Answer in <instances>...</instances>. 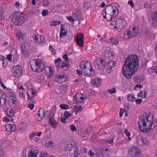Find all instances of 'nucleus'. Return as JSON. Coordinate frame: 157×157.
Instances as JSON below:
<instances>
[{
	"label": "nucleus",
	"mask_w": 157,
	"mask_h": 157,
	"mask_svg": "<svg viewBox=\"0 0 157 157\" xmlns=\"http://www.w3.org/2000/svg\"><path fill=\"white\" fill-rule=\"evenodd\" d=\"M41 37H42L43 38L42 36H40V38H39V36H37L36 35H35L33 36V38L35 40V41L37 43L42 44V43L44 42V41H43L41 40Z\"/></svg>",
	"instance_id": "29"
},
{
	"label": "nucleus",
	"mask_w": 157,
	"mask_h": 157,
	"mask_svg": "<svg viewBox=\"0 0 157 157\" xmlns=\"http://www.w3.org/2000/svg\"><path fill=\"white\" fill-rule=\"evenodd\" d=\"M8 142L7 141L4 142L2 144V146L5 148H8L9 146V144L8 145Z\"/></svg>",
	"instance_id": "52"
},
{
	"label": "nucleus",
	"mask_w": 157,
	"mask_h": 157,
	"mask_svg": "<svg viewBox=\"0 0 157 157\" xmlns=\"http://www.w3.org/2000/svg\"><path fill=\"white\" fill-rule=\"evenodd\" d=\"M116 64V62L114 61L110 60L107 63V68L106 69L107 72L110 73L111 72L112 69L114 67Z\"/></svg>",
	"instance_id": "18"
},
{
	"label": "nucleus",
	"mask_w": 157,
	"mask_h": 157,
	"mask_svg": "<svg viewBox=\"0 0 157 157\" xmlns=\"http://www.w3.org/2000/svg\"><path fill=\"white\" fill-rule=\"evenodd\" d=\"M84 35L81 33H78L76 36L75 40L77 44L80 46H83Z\"/></svg>",
	"instance_id": "13"
},
{
	"label": "nucleus",
	"mask_w": 157,
	"mask_h": 157,
	"mask_svg": "<svg viewBox=\"0 0 157 157\" xmlns=\"http://www.w3.org/2000/svg\"><path fill=\"white\" fill-rule=\"evenodd\" d=\"M48 155L46 152L42 151L41 152L40 156L39 157H48Z\"/></svg>",
	"instance_id": "49"
},
{
	"label": "nucleus",
	"mask_w": 157,
	"mask_h": 157,
	"mask_svg": "<svg viewBox=\"0 0 157 157\" xmlns=\"http://www.w3.org/2000/svg\"><path fill=\"white\" fill-rule=\"evenodd\" d=\"M101 79L100 78H96L94 79H92L91 81V83L93 87H98L101 84Z\"/></svg>",
	"instance_id": "19"
},
{
	"label": "nucleus",
	"mask_w": 157,
	"mask_h": 157,
	"mask_svg": "<svg viewBox=\"0 0 157 157\" xmlns=\"http://www.w3.org/2000/svg\"><path fill=\"white\" fill-rule=\"evenodd\" d=\"M152 21L154 22L157 23V12H154L151 15Z\"/></svg>",
	"instance_id": "33"
},
{
	"label": "nucleus",
	"mask_w": 157,
	"mask_h": 157,
	"mask_svg": "<svg viewBox=\"0 0 157 157\" xmlns=\"http://www.w3.org/2000/svg\"><path fill=\"white\" fill-rule=\"evenodd\" d=\"M71 115V114L69 112L67 111L64 112V116L66 119H67Z\"/></svg>",
	"instance_id": "41"
},
{
	"label": "nucleus",
	"mask_w": 157,
	"mask_h": 157,
	"mask_svg": "<svg viewBox=\"0 0 157 157\" xmlns=\"http://www.w3.org/2000/svg\"><path fill=\"white\" fill-rule=\"evenodd\" d=\"M36 136V135L35 134V132H33L29 135V138L30 139H32L35 136Z\"/></svg>",
	"instance_id": "59"
},
{
	"label": "nucleus",
	"mask_w": 157,
	"mask_h": 157,
	"mask_svg": "<svg viewBox=\"0 0 157 157\" xmlns=\"http://www.w3.org/2000/svg\"><path fill=\"white\" fill-rule=\"evenodd\" d=\"M13 73L15 77H18L21 75L22 72V67L19 65L14 66L13 67Z\"/></svg>",
	"instance_id": "11"
},
{
	"label": "nucleus",
	"mask_w": 157,
	"mask_h": 157,
	"mask_svg": "<svg viewBox=\"0 0 157 157\" xmlns=\"http://www.w3.org/2000/svg\"><path fill=\"white\" fill-rule=\"evenodd\" d=\"M148 60L146 59H145L144 61L141 63V66L143 69H145L147 66V64L148 62Z\"/></svg>",
	"instance_id": "38"
},
{
	"label": "nucleus",
	"mask_w": 157,
	"mask_h": 157,
	"mask_svg": "<svg viewBox=\"0 0 157 157\" xmlns=\"http://www.w3.org/2000/svg\"><path fill=\"white\" fill-rule=\"evenodd\" d=\"M139 65V60L137 56H128L124 62L122 68L123 74L127 78H131L137 70Z\"/></svg>",
	"instance_id": "2"
},
{
	"label": "nucleus",
	"mask_w": 157,
	"mask_h": 157,
	"mask_svg": "<svg viewBox=\"0 0 157 157\" xmlns=\"http://www.w3.org/2000/svg\"><path fill=\"white\" fill-rule=\"evenodd\" d=\"M127 99L131 101H134L135 99V98L134 95L132 94H129L127 96Z\"/></svg>",
	"instance_id": "34"
},
{
	"label": "nucleus",
	"mask_w": 157,
	"mask_h": 157,
	"mask_svg": "<svg viewBox=\"0 0 157 157\" xmlns=\"http://www.w3.org/2000/svg\"><path fill=\"white\" fill-rule=\"evenodd\" d=\"M44 116V111L42 108H40L38 110V113L36 115V119L38 121H41Z\"/></svg>",
	"instance_id": "15"
},
{
	"label": "nucleus",
	"mask_w": 157,
	"mask_h": 157,
	"mask_svg": "<svg viewBox=\"0 0 157 157\" xmlns=\"http://www.w3.org/2000/svg\"><path fill=\"white\" fill-rule=\"evenodd\" d=\"M136 142L140 146H145L149 143V140L146 137L139 135L136 138Z\"/></svg>",
	"instance_id": "10"
},
{
	"label": "nucleus",
	"mask_w": 157,
	"mask_h": 157,
	"mask_svg": "<svg viewBox=\"0 0 157 157\" xmlns=\"http://www.w3.org/2000/svg\"><path fill=\"white\" fill-rule=\"evenodd\" d=\"M37 80L39 82H43L44 80V76L42 75L39 76L38 77Z\"/></svg>",
	"instance_id": "39"
},
{
	"label": "nucleus",
	"mask_w": 157,
	"mask_h": 157,
	"mask_svg": "<svg viewBox=\"0 0 157 157\" xmlns=\"http://www.w3.org/2000/svg\"><path fill=\"white\" fill-rule=\"evenodd\" d=\"M142 102L141 99H137L135 100V102L137 104H139Z\"/></svg>",
	"instance_id": "60"
},
{
	"label": "nucleus",
	"mask_w": 157,
	"mask_h": 157,
	"mask_svg": "<svg viewBox=\"0 0 157 157\" xmlns=\"http://www.w3.org/2000/svg\"><path fill=\"white\" fill-rule=\"evenodd\" d=\"M21 47L22 52L23 54L26 56H29V52L25 44H22Z\"/></svg>",
	"instance_id": "23"
},
{
	"label": "nucleus",
	"mask_w": 157,
	"mask_h": 157,
	"mask_svg": "<svg viewBox=\"0 0 157 157\" xmlns=\"http://www.w3.org/2000/svg\"><path fill=\"white\" fill-rule=\"evenodd\" d=\"M74 145H75V147L76 149L75 151H74V157H78V155L79 154V153H78V150L77 148V146L75 145H77V144L75 143V142H74ZM78 147V146H77Z\"/></svg>",
	"instance_id": "35"
},
{
	"label": "nucleus",
	"mask_w": 157,
	"mask_h": 157,
	"mask_svg": "<svg viewBox=\"0 0 157 157\" xmlns=\"http://www.w3.org/2000/svg\"><path fill=\"white\" fill-rule=\"evenodd\" d=\"M139 128L142 132H147L152 128L154 120L152 116L145 113L138 120Z\"/></svg>",
	"instance_id": "4"
},
{
	"label": "nucleus",
	"mask_w": 157,
	"mask_h": 157,
	"mask_svg": "<svg viewBox=\"0 0 157 157\" xmlns=\"http://www.w3.org/2000/svg\"><path fill=\"white\" fill-rule=\"evenodd\" d=\"M37 151L29 146L26 148L25 152H23V156L24 157H37Z\"/></svg>",
	"instance_id": "8"
},
{
	"label": "nucleus",
	"mask_w": 157,
	"mask_h": 157,
	"mask_svg": "<svg viewBox=\"0 0 157 157\" xmlns=\"http://www.w3.org/2000/svg\"><path fill=\"white\" fill-rule=\"evenodd\" d=\"M10 102L12 103L14 106H16L17 105L18 101L16 97L13 95L10 97Z\"/></svg>",
	"instance_id": "24"
},
{
	"label": "nucleus",
	"mask_w": 157,
	"mask_h": 157,
	"mask_svg": "<svg viewBox=\"0 0 157 157\" xmlns=\"http://www.w3.org/2000/svg\"><path fill=\"white\" fill-rule=\"evenodd\" d=\"M48 11L46 10H43L42 12V14L43 16H45L48 14Z\"/></svg>",
	"instance_id": "53"
},
{
	"label": "nucleus",
	"mask_w": 157,
	"mask_h": 157,
	"mask_svg": "<svg viewBox=\"0 0 157 157\" xmlns=\"http://www.w3.org/2000/svg\"><path fill=\"white\" fill-rule=\"evenodd\" d=\"M119 5L117 3L108 5L103 10L102 14L104 19L110 21V25L114 26L115 29L119 27L120 29H123L125 28L127 22L123 18L116 17L119 13Z\"/></svg>",
	"instance_id": "1"
},
{
	"label": "nucleus",
	"mask_w": 157,
	"mask_h": 157,
	"mask_svg": "<svg viewBox=\"0 0 157 157\" xmlns=\"http://www.w3.org/2000/svg\"><path fill=\"white\" fill-rule=\"evenodd\" d=\"M25 14L19 12L13 13L11 19V21L18 26L21 25L25 22Z\"/></svg>",
	"instance_id": "5"
},
{
	"label": "nucleus",
	"mask_w": 157,
	"mask_h": 157,
	"mask_svg": "<svg viewBox=\"0 0 157 157\" xmlns=\"http://www.w3.org/2000/svg\"><path fill=\"white\" fill-rule=\"evenodd\" d=\"M27 94L28 97V99H30L31 100L33 99L34 96L36 94V92L33 89H29L27 91Z\"/></svg>",
	"instance_id": "17"
},
{
	"label": "nucleus",
	"mask_w": 157,
	"mask_h": 157,
	"mask_svg": "<svg viewBox=\"0 0 157 157\" xmlns=\"http://www.w3.org/2000/svg\"><path fill=\"white\" fill-rule=\"evenodd\" d=\"M61 26L62 27L61 28L60 30V37H62L63 38V36H66V34L67 33V32L65 30L64 28H63V25H61Z\"/></svg>",
	"instance_id": "30"
},
{
	"label": "nucleus",
	"mask_w": 157,
	"mask_h": 157,
	"mask_svg": "<svg viewBox=\"0 0 157 157\" xmlns=\"http://www.w3.org/2000/svg\"><path fill=\"white\" fill-rule=\"evenodd\" d=\"M30 65L32 70L34 72H41L44 69L48 78L53 76L52 69L50 66L44 68L43 61L42 59L39 58L34 59L30 62Z\"/></svg>",
	"instance_id": "3"
},
{
	"label": "nucleus",
	"mask_w": 157,
	"mask_h": 157,
	"mask_svg": "<svg viewBox=\"0 0 157 157\" xmlns=\"http://www.w3.org/2000/svg\"><path fill=\"white\" fill-rule=\"evenodd\" d=\"M90 6V3L89 2H86L83 5V8L85 10H88Z\"/></svg>",
	"instance_id": "43"
},
{
	"label": "nucleus",
	"mask_w": 157,
	"mask_h": 157,
	"mask_svg": "<svg viewBox=\"0 0 157 157\" xmlns=\"http://www.w3.org/2000/svg\"><path fill=\"white\" fill-rule=\"evenodd\" d=\"M71 129L72 131H76L77 130L76 127L74 125H70Z\"/></svg>",
	"instance_id": "54"
},
{
	"label": "nucleus",
	"mask_w": 157,
	"mask_h": 157,
	"mask_svg": "<svg viewBox=\"0 0 157 157\" xmlns=\"http://www.w3.org/2000/svg\"><path fill=\"white\" fill-rule=\"evenodd\" d=\"M67 80V78L65 76L64 73H62L59 75H57L55 79V80L60 83H62L65 82Z\"/></svg>",
	"instance_id": "12"
},
{
	"label": "nucleus",
	"mask_w": 157,
	"mask_h": 157,
	"mask_svg": "<svg viewBox=\"0 0 157 157\" xmlns=\"http://www.w3.org/2000/svg\"><path fill=\"white\" fill-rule=\"evenodd\" d=\"M52 23L53 24L52 25H51L53 26H56L57 25H59L61 23V22L59 21H53Z\"/></svg>",
	"instance_id": "55"
},
{
	"label": "nucleus",
	"mask_w": 157,
	"mask_h": 157,
	"mask_svg": "<svg viewBox=\"0 0 157 157\" xmlns=\"http://www.w3.org/2000/svg\"><path fill=\"white\" fill-rule=\"evenodd\" d=\"M108 56L110 59H113L114 58L115 54L113 52H110L109 53Z\"/></svg>",
	"instance_id": "48"
},
{
	"label": "nucleus",
	"mask_w": 157,
	"mask_h": 157,
	"mask_svg": "<svg viewBox=\"0 0 157 157\" xmlns=\"http://www.w3.org/2000/svg\"><path fill=\"white\" fill-rule=\"evenodd\" d=\"M2 62H3L2 67L3 68H5L6 67L8 63L7 61V59H2Z\"/></svg>",
	"instance_id": "45"
},
{
	"label": "nucleus",
	"mask_w": 157,
	"mask_h": 157,
	"mask_svg": "<svg viewBox=\"0 0 157 157\" xmlns=\"http://www.w3.org/2000/svg\"><path fill=\"white\" fill-rule=\"evenodd\" d=\"M3 13L2 10L0 8V20L3 18Z\"/></svg>",
	"instance_id": "57"
},
{
	"label": "nucleus",
	"mask_w": 157,
	"mask_h": 157,
	"mask_svg": "<svg viewBox=\"0 0 157 157\" xmlns=\"http://www.w3.org/2000/svg\"><path fill=\"white\" fill-rule=\"evenodd\" d=\"M49 2L48 0H44L43 1V4L44 6H47L49 5Z\"/></svg>",
	"instance_id": "51"
},
{
	"label": "nucleus",
	"mask_w": 157,
	"mask_h": 157,
	"mask_svg": "<svg viewBox=\"0 0 157 157\" xmlns=\"http://www.w3.org/2000/svg\"><path fill=\"white\" fill-rule=\"evenodd\" d=\"M80 69L86 75L92 76L94 75L95 71L91 67L90 63L85 60L82 61L80 64Z\"/></svg>",
	"instance_id": "6"
},
{
	"label": "nucleus",
	"mask_w": 157,
	"mask_h": 157,
	"mask_svg": "<svg viewBox=\"0 0 157 157\" xmlns=\"http://www.w3.org/2000/svg\"><path fill=\"white\" fill-rule=\"evenodd\" d=\"M108 92L110 94L115 93L116 92V89L113 88L111 89L108 90Z\"/></svg>",
	"instance_id": "42"
},
{
	"label": "nucleus",
	"mask_w": 157,
	"mask_h": 157,
	"mask_svg": "<svg viewBox=\"0 0 157 157\" xmlns=\"http://www.w3.org/2000/svg\"><path fill=\"white\" fill-rule=\"evenodd\" d=\"M61 61V59L60 58H58L57 59L55 60L54 61V63H59L57 66H56L57 67H60V66L59 65V63Z\"/></svg>",
	"instance_id": "50"
},
{
	"label": "nucleus",
	"mask_w": 157,
	"mask_h": 157,
	"mask_svg": "<svg viewBox=\"0 0 157 157\" xmlns=\"http://www.w3.org/2000/svg\"><path fill=\"white\" fill-rule=\"evenodd\" d=\"M49 123L51 126L54 128H55L57 125V122L53 118H49Z\"/></svg>",
	"instance_id": "26"
},
{
	"label": "nucleus",
	"mask_w": 157,
	"mask_h": 157,
	"mask_svg": "<svg viewBox=\"0 0 157 157\" xmlns=\"http://www.w3.org/2000/svg\"><path fill=\"white\" fill-rule=\"evenodd\" d=\"M6 99L5 94H2L0 96V106L4 105L6 102Z\"/></svg>",
	"instance_id": "25"
},
{
	"label": "nucleus",
	"mask_w": 157,
	"mask_h": 157,
	"mask_svg": "<svg viewBox=\"0 0 157 157\" xmlns=\"http://www.w3.org/2000/svg\"><path fill=\"white\" fill-rule=\"evenodd\" d=\"M82 95L81 94L78 93L76 94L74 98V100H75V103H81L83 100Z\"/></svg>",
	"instance_id": "20"
},
{
	"label": "nucleus",
	"mask_w": 157,
	"mask_h": 157,
	"mask_svg": "<svg viewBox=\"0 0 157 157\" xmlns=\"http://www.w3.org/2000/svg\"><path fill=\"white\" fill-rule=\"evenodd\" d=\"M97 62H98V68L101 70H104L105 62L104 60L101 58H99L97 59Z\"/></svg>",
	"instance_id": "16"
},
{
	"label": "nucleus",
	"mask_w": 157,
	"mask_h": 157,
	"mask_svg": "<svg viewBox=\"0 0 157 157\" xmlns=\"http://www.w3.org/2000/svg\"><path fill=\"white\" fill-rule=\"evenodd\" d=\"M45 146L50 148L53 147V142L52 141H49L48 143L45 144Z\"/></svg>",
	"instance_id": "46"
},
{
	"label": "nucleus",
	"mask_w": 157,
	"mask_h": 157,
	"mask_svg": "<svg viewBox=\"0 0 157 157\" xmlns=\"http://www.w3.org/2000/svg\"><path fill=\"white\" fill-rule=\"evenodd\" d=\"M15 112L11 109L7 108L5 111V113L10 118L13 117L15 113Z\"/></svg>",
	"instance_id": "22"
},
{
	"label": "nucleus",
	"mask_w": 157,
	"mask_h": 157,
	"mask_svg": "<svg viewBox=\"0 0 157 157\" xmlns=\"http://www.w3.org/2000/svg\"><path fill=\"white\" fill-rule=\"evenodd\" d=\"M128 154L131 157H141V154L140 149L136 147H133L128 151Z\"/></svg>",
	"instance_id": "9"
},
{
	"label": "nucleus",
	"mask_w": 157,
	"mask_h": 157,
	"mask_svg": "<svg viewBox=\"0 0 157 157\" xmlns=\"http://www.w3.org/2000/svg\"><path fill=\"white\" fill-rule=\"evenodd\" d=\"M114 137H112L111 139L109 140H107L105 141V144H111L112 145H113L114 143L113 142V140Z\"/></svg>",
	"instance_id": "44"
},
{
	"label": "nucleus",
	"mask_w": 157,
	"mask_h": 157,
	"mask_svg": "<svg viewBox=\"0 0 157 157\" xmlns=\"http://www.w3.org/2000/svg\"><path fill=\"white\" fill-rule=\"evenodd\" d=\"M69 66V64L68 63H66L64 61H63L61 64V67H59L61 69L65 70L67 69Z\"/></svg>",
	"instance_id": "28"
},
{
	"label": "nucleus",
	"mask_w": 157,
	"mask_h": 157,
	"mask_svg": "<svg viewBox=\"0 0 157 157\" xmlns=\"http://www.w3.org/2000/svg\"><path fill=\"white\" fill-rule=\"evenodd\" d=\"M67 19L71 22H72L74 21V19L73 17L71 16L67 17Z\"/></svg>",
	"instance_id": "62"
},
{
	"label": "nucleus",
	"mask_w": 157,
	"mask_h": 157,
	"mask_svg": "<svg viewBox=\"0 0 157 157\" xmlns=\"http://www.w3.org/2000/svg\"><path fill=\"white\" fill-rule=\"evenodd\" d=\"M63 58L64 59L66 62H67L69 60V59L68 57L67 54H65L63 56Z\"/></svg>",
	"instance_id": "56"
},
{
	"label": "nucleus",
	"mask_w": 157,
	"mask_h": 157,
	"mask_svg": "<svg viewBox=\"0 0 157 157\" xmlns=\"http://www.w3.org/2000/svg\"><path fill=\"white\" fill-rule=\"evenodd\" d=\"M109 42L115 45L119 43V41L116 38L111 39Z\"/></svg>",
	"instance_id": "36"
},
{
	"label": "nucleus",
	"mask_w": 157,
	"mask_h": 157,
	"mask_svg": "<svg viewBox=\"0 0 157 157\" xmlns=\"http://www.w3.org/2000/svg\"><path fill=\"white\" fill-rule=\"evenodd\" d=\"M66 118L65 117H62L61 118L60 121L61 122L63 123L66 124Z\"/></svg>",
	"instance_id": "61"
},
{
	"label": "nucleus",
	"mask_w": 157,
	"mask_h": 157,
	"mask_svg": "<svg viewBox=\"0 0 157 157\" xmlns=\"http://www.w3.org/2000/svg\"><path fill=\"white\" fill-rule=\"evenodd\" d=\"M9 128L11 131H14L16 129V127L15 125L14 124H10L9 125Z\"/></svg>",
	"instance_id": "40"
},
{
	"label": "nucleus",
	"mask_w": 157,
	"mask_h": 157,
	"mask_svg": "<svg viewBox=\"0 0 157 157\" xmlns=\"http://www.w3.org/2000/svg\"><path fill=\"white\" fill-rule=\"evenodd\" d=\"M16 34L17 36L19 39L22 38L23 36V34L20 31H17Z\"/></svg>",
	"instance_id": "47"
},
{
	"label": "nucleus",
	"mask_w": 157,
	"mask_h": 157,
	"mask_svg": "<svg viewBox=\"0 0 157 157\" xmlns=\"http://www.w3.org/2000/svg\"><path fill=\"white\" fill-rule=\"evenodd\" d=\"M147 92L145 90L140 91L137 95L138 97H141L142 98H145L147 96Z\"/></svg>",
	"instance_id": "27"
},
{
	"label": "nucleus",
	"mask_w": 157,
	"mask_h": 157,
	"mask_svg": "<svg viewBox=\"0 0 157 157\" xmlns=\"http://www.w3.org/2000/svg\"><path fill=\"white\" fill-rule=\"evenodd\" d=\"M44 116V111L42 108H40L38 110V113L36 115V119L38 121H41Z\"/></svg>",
	"instance_id": "14"
},
{
	"label": "nucleus",
	"mask_w": 157,
	"mask_h": 157,
	"mask_svg": "<svg viewBox=\"0 0 157 157\" xmlns=\"http://www.w3.org/2000/svg\"><path fill=\"white\" fill-rule=\"evenodd\" d=\"M73 16L74 18L81 21L83 20L82 17V13L79 10V9L76 10L75 12H73Z\"/></svg>",
	"instance_id": "21"
},
{
	"label": "nucleus",
	"mask_w": 157,
	"mask_h": 157,
	"mask_svg": "<svg viewBox=\"0 0 157 157\" xmlns=\"http://www.w3.org/2000/svg\"><path fill=\"white\" fill-rule=\"evenodd\" d=\"M144 80V78L142 76H138L136 77L135 81L137 83L142 82Z\"/></svg>",
	"instance_id": "32"
},
{
	"label": "nucleus",
	"mask_w": 157,
	"mask_h": 157,
	"mask_svg": "<svg viewBox=\"0 0 157 157\" xmlns=\"http://www.w3.org/2000/svg\"><path fill=\"white\" fill-rule=\"evenodd\" d=\"M73 147L72 144H68L64 146V150L65 151H70Z\"/></svg>",
	"instance_id": "31"
},
{
	"label": "nucleus",
	"mask_w": 157,
	"mask_h": 157,
	"mask_svg": "<svg viewBox=\"0 0 157 157\" xmlns=\"http://www.w3.org/2000/svg\"><path fill=\"white\" fill-rule=\"evenodd\" d=\"M87 151V149L85 148H82L80 150V152L82 153H85Z\"/></svg>",
	"instance_id": "63"
},
{
	"label": "nucleus",
	"mask_w": 157,
	"mask_h": 157,
	"mask_svg": "<svg viewBox=\"0 0 157 157\" xmlns=\"http://www.w3.org/2000/svg\"><path fill=\"white\" fill-rule=\"evenodd\" d=\"M60 107L63 109H67L70 108L69 106L66 104L63 103L59 105Z\"/></svg>",
	"instance_id": "37"
},
{
	"label": "nucleus",
	"mask_w": 157,
	"mask_h": 157,
	"mask_svg": "<svg viewBox=\"0 0 157 157\" xmlns=\"http://www.w3.org/2000/svg\"><path fill=\"white\" fill-rule=\"evenodd\" d=\"M7 57L8 60L10 61L12 60V56L11 54H10L7 55Z\"/></svg>",
	"instance_id": "64"
},
{
	"label": "nucleus",
	"mask_w": 157,
	"mask_h": 157,
	"mask_svg": "<svg viewBox=\"0 0 157 157\" xmlns=\"http://www.w3.org/2000/svg\"><path fill=\"white\" fill-rule=\"evenodd\" d=\"M25 128L22 127L20 128L18 130V132L19 133H22L24 131H25Z\"/></svg>",
	"instance_id": "58"
},
{
	"label": "nucleus",
	"mask_w": 157,
	"mask_h": 157,
	"mask_svg": "<svg viewBox=\"0 0 157 157\" xmlns=\"http://www.w3.org/2000/svg\"><path fill=\"white\" fill-rule=\"evenodd\" d=\"M139 32V29L136 26L130 28L124 32V37L126 39L132 38L136 35Z\"/></svg>",
	"instance_id": "7"
}]
</instances>
